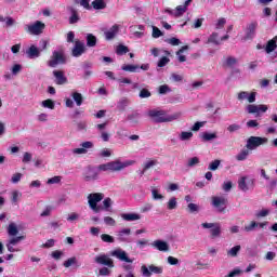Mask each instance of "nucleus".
Wrapping results in <instances>:
<instances>
[{"instance_id":"nucleus-31","label":"nucleus","mask_w":277,"mask_h":277,"mask_svg":"<svg viewBox=\"0 0 277 277\" xmlns=\"http://www.w3.org/2000/svg\"><path fill=\"white\" fill-rule=\"evenodd\" d=\"M239 252H241V246L237 245L232 249L227 250V256H232V259H235L239 255Z\"/></svg>"},{"instance_id":"nucleus-57","label":"nucleus","mask_w":277,"mask_h":277,"mask_svg":"<svg viewBox=\"0 0 277 277\" xmlns=\"http://www.w3.org/2000/svg\"><path fill=\"white\" fill-rule=\"evenodd\" d=\"M63 265L64 267H72V265H77V258H69Z\"/></svg>"},{"instance_id":"nucleus-46","label":"nucleus","mask_w":277,"mask_h":277,"mask_svg":"<svg viewBox=\"0 0 277 277\" xmlns=\"http://www.w3.org/2000/svg\"><path fill=\"white\" fill-rule=\"evenodd\" d=\"M116 53L118 55H127V53H129V48L127 45H123V44H119L117 48H116Z\"/></svg>"},{"instance_id":"nucleus-64","label":"nucleus","mask_w":277,"mask_h":277,"mask_svg":"<svg viewBox=\"0 0 277 277\" xmlns=\"http://www.w3.org/2000/svg\"><path fill=\"white\" fill-rule=\"evenodd\" d=\"M237 276H241V269H239V268H235L225 277H237Z\"/></svg>"},{"instance_id":"nucleus-53","label":"nucleus","mask_w":277,"mask_h":277,"mask_svg":"<svg viewBox=\"0 0 277 277\" xmlns=\"http://www.w3.org/2000/svg\"><path fill=\"white\" fill-rule=\"evenodd\" d=\"M256 227H259V223H256V221H252L249 225L245 226V232L252 233V230H254Z\"/></svg>"},{"instance_id":"nucleus-59","label":"nucleus","mask_w":277,"mask_h":277,"mask_svg":"<svg viewBox=\"0 0 277 277\" xmlns=\"http://www.w3.org/2000/svg\"><path fill=\"white\" fill-rule=\"evenodd\" d=\"M226 66H228L229 68H233V66H235V64H237V58L233 57V56H228L225 61Z\"/></svg>"},{"instance_id":"nucleus-63","label":"nucleus","mask_w":277,"mask_h":277,"mask_svg":"<svg viewBox=\"0 0 277 277\" xmlns=\"http://www.w3.org/2000/svg\"><path fill=\"white\" fill-rule=\"evenodd\" d=\"M239 129H241V126L234 123L227 127V131L229 133H235V131H239Z\"/></svg>"},{"instance_id":"nucleus-42","label":"nucleus","mask_w":277,"mask_h":277,"mask_svg":"<svg viewBox=\"0 0 277 277\" xmlns=\"http://www.w3.org/2000/svg\"><path fill=\"white\" fill-rule=\"evenodd\" d=\"M176 207H179V202L176 201V197H171L169 199V201L167 202V209H169V211H172V210L176 209Z\"/></svg>"},{"instance_id":"nucleus-18","label":"nucleus","mask_w":277,"mask_h":277,"mask_svg":"<svg viewBox=\"0 0 277 277\" xmlns=\"http://www.w3.org/2000/svg\"><path fill=\"white\" fill-rule=\"evenodd\" d=\"M256 27H259V23L252 22L246 28V36L243 40H252L254 36H256Z\"/></svg>"},{"instance_id":"nucleus-29","label":"nucleus","mask_w":277,"mask_h":277,"mask_svg":"<svg viewBox=\"0 0 277 277\" xmlns=\"http://www.w3.org/2000/svg\"><path fill=\"white\" fill-rule=\"evenodd\" d=\"M6 230L9 237H16V235H18V226L16 223H10Z\"/></svg>"},{"instance_id":"nucleus-61","label":"nucleus","mask_w":277,"mask_h":277,"mask_svg":"<svg viewBox=\"0 0 277 277\" xmlns=\"http://www.w3.org/2000/svg\"><path fill=\"white\" fill-rule=\"evenodd\" d=\"M151 36L153 38H161V36H163V32H161V30L158 27L153 26Z\"/></svg>"},{"instance_id":"nucleus-41","label":"nucleus","mask_w":277,"mask_h":277,"mask_svg":"<svg viewBox=\"0 0 277 277\" xmlns=\"http://www.w3.org/2000/svg\"><path fill=\"white\" fill-rule=\"evenodd\" d=\"M179 137L181 142H189L194 137V132H181Z\"/></svg>"},{"instance_id":"nucleus-19","label":"nucleus","mask_w":277,"mask_h":277,"mask_svg":"<svg viewBox=\"0 0 277 277\" xmlns=\"http://www.w3.org/2000/svg\"><path fill=\"white\" fill-rule=\"evenodd\" d=\"M53 75L55 77L56 85H66V83H68V78L64 75L63 70H54Z\"/></svg>"},{"instance_id":"nucleus-5","label":"nucleus","mask_w":277,"mask_h":277,"mask_svg":"<svg viewBox=\"0 0 277 277\" xmlns=\"http://www.w3.org/2000/svg\"><path fill=\"white\" fill-rule=\"evenodd\" d=\"M135 164V160H127L124 162L120 160H114L108 162L109 172H120L124 170V168H129V166Z\"/></svg>"},{"instance_id":"nucleus-49","label":"nucleus","mask_w":277,"mask_h":277,"mask_svg":"<svg viewBox=\"0 0 277 277\" xmlns=\"http://www.w3.org/2000/svg\"><path fill=\"white\" fill-rule=\"evenodd\" d=\"M159 164V161L157 160H148L147 162H145L144 164V171H148L150 170V168H155V166H158Z\"/></svg>"},{"instance_id":"nucleus-12","label":"nucleus","mask_w":277,"mask_h":277,"mask_svg":"<svg viewBox=\"0 0 277 277\" xmlns=\"http://www.w3.org/2000/svg\"><path fill=\"white\" fill-rule=\"evenodd\" d=\"M228 200L225 197H212V207L217 209L219 213L226 211V203Z\"/></svg>"},{"instance_id":"nucleus-4","label":"nucleus","mask_w":277,"mask_h":277,"mask_svg":"<svg viewBox=\"0 0 277 277\" xmlns=\"http://www.w3.org/2000/svg\"><path fill=\"white\" fill-rule=\"evenodd\" d=\"M269 142L268 137H263V136H250L247 140L246 148L248 150H256L259 146H265Z\"/></svg>"},{"instance_id":"nucleus-50","label":"nucleus","mask_w":277,"mask_h":277,"mask_svg":"<svg viewBox=\"0 0 277 277\" xmlns=\"http://www.w3.org/2000/svg\"><path fill=\"white\" fill-rule=\"evenodd\" d=\"M53 213V206H47L41 212L40 217H49Z\"/></svg>"},{"instance_id":"nucleus-20","label":"nucleus","mask_w":277,"mask_h":277,"mask_svg":"<svg viewBox=\"0 0 277 277\" xmlns=\"http://www.w3.org/2000/svg\"><path fill=\"white\" fill-rule=\"evenodd\" d=\"M190 3H192V0H186L184 4L177 5L175 8V13H174L175 18H180V16H183V14L187 12V8H189Z\"/></svg>"},{"instance_id":"nucleus-56","label":"nucleus","mask_w":277,"mask_h":277,"mask_svg":"<svg viewBox=\"0 0 277 277\" xmlns=\"http://www.w3.org/2000/svg\"><path fill=\"white\" fill-rule=\"evenodd\" d=\"M210 233H211L212 237H220V235L222 234V229H221L220 225H216V226L212 227Z\"/></svg>"},{"instance_id":"nucleus-17","label":"nucleus","mask_w":277,"mask_h":277,"mask_svg":"<svg viewBox=\"0 0 277 277\" xmlns=\"http://www.w3.org/2000/svg\"><path fill=\"white\" fill-rule=\"evenodd\" d=\"M110 256H115L119 261H124V263H133V260L129 258V255L127 254V251L122 249H117L111 251Z\"/></svg>"},{"instance_id":"nucleus-10","label":"nucleus","mask_w":277,"mask_h":277,"mask_svg":"<svg viewBox=\"0 0 277 277\" xmlns=\"http://www.w3.org/2000/svg\"><path fill=\"white\" fill-rule=\"evenodd\" d=\"M238 188L240 192H250L254 189V179L248 180V176H242L238 180Z\"/></svg>"},{"instance_id":"nucleus-38","label":"nucleus","mask_w":277,"mask_h":277,"mask_svg":"<svg viewBox=\"0 0 277 277\" xmlns=\"http://www.w3.org/2000/svg\"><path fill=\"white\" fill-rule=\"evenodd\" d=\"M96 36L92 35V34H87V47H96Z\"/></svg>"},{"instance_id":"nucleus-9","label":"nucleus","mask_w":277,"mask_h":277,"mask_svg":"<svg viewBox=\"0 0 277 277\" xmlns=\"http://www.w3.org/2000/svg\"><path fill=\"white\" fill-rule=\"evenodd\" d=\"M82 179L85 183H94V181H98V170H96V168L89 167L83 172Z\"/></svg>"},{"instance_id":"nucleus-32","label":"nucleus","mask_w":277,"mask_h":277,"mask_svg":"<svg viewBox=\"0 0 277 277\" xmlns=\"http://www.w3.org/2000/svg\"><path fill=\"white\" fill-rule=\"evenodd\" d=\"M127 120H129V122H132V124H137V122H140V113L133 111L129 114L127 116Z\"/></svg>"},{"instance_id":"nucleus-1","label":"nucleus","mask_w":277,"mask_h":277,"mask_svg":"<svg viewBox=\"0 0 277 277\" xmlns=\"http://www.w3.org/2000/svg\"><path fill=\"white\" fill-rule=\"evenodd\" d=\"M147 116L153 118L154 122H172L181 118V113H174L172 115H167L166 110L151 109L148 110Z\"/></svg>"},{"instance_id":"nucleus-43","label":"nucleus","mask_w":277,"mask_h":277,"mask_svg":"<svg viewBox=\"0 0 277 277\" xmlns=\"http://www.w3.org/2000/svg\"><path fill=\"white\" fill-rule=\"evenodd\" d=\"M151 198L153 200H163V195L159 194V188L151 187Z\"/></svg>"},{"instance_id":"nucleus-60","label":"nucleus","mask_w":277,"mask_h":277,"mask_svg":"<svg viewBox=\"0 0 277 277\" xmlns=\"http://www.w3.org/2000/svg\"><path fill=\"white\" fill-rule=\"evenodd\" d=\"M138 96L140 98H150L151 93L147 89H142Z\"/></svg>"},{"instance_id":"nucleus-23","label":"nucleus","mask_w":277,"mask_h":277,"mask_svg":"<svg viewBox=\"0 0 277 277\" xmlns=\"http://www.w3.org/2000/svg\"><path fill=\"white\" fill-rule=\"evenodd\" d=\"M131 228H122L117 233V240L122 242H129Z\"/></svg>"},{"instance_id":"nucleus-21","label":"nucleus","mask_w":277,"mask_h":277,"mask_svg":"<svg viewBox=\"0 0 277 277\" xmlns=\"http://www.w3.org/2000/svg\"><path fill=\"white\" fill-rule=\"evenodd\" d=\"M151 246L159 250V252H168L170 250V245L164 240H155Z\"/></svg>"},{"instance_id":"nucleus-27","label":"nucleus","mask_w":277,"mask_h":277,"mask_svg":"<svg viewBox=\"0 0 277 277\" xmlns=\"http://www.w3.org/2000/svg\"><path fill=\"white\" fill-rule=\"evenodd\" d=\"M200 137L203 142H213V140H217V132H202Z\"/></svg>"},{"instance_id":"nucleus-30","label":"nucleus","mask_w":277,"mask_h":277,"mask_svg":"<svg viewBox=\"0 0 277 277\" xmlns=\"http://www.w3.org/2000/svg\"><path fill=\"white\" fill-rule=\"evenodd\" d=\"M127 107H129V98H127V97L120 98L117 103V109L119 111H124V109H127Z\"/></svg>"},{"instance_id":"nucleus-15","label":"nucleus","mask_w":277,"mask_h":277,"mask_svg":"<svg viewBox=\"0 0 277 277\" xmlns=\"http://www.w3.org/2000/svg\"><path fill=\"white\" fill-rule=\"evenodd\" d=\"M94 261H95V263H97V265H105L106 267H114V260H111V258H109V255H107V254L96 255Z\"/></svg>"},{"instance_id":"nucleus-6","label":"nucleus","mask_w":277,"mask_h":277,"mask_svg":"<svg viewBox=\"0 0 277 277\" xmlns=\"http://www.w3.org/2000/svg\"><path fill=\"white\" fill-rule=\"evenodd\" d=\"M60 64H66V55L64 54V51H54L48 66H50V68H55V66Z\"/></svg>"},{"instance_id":"nucleus-26","label":"nucleus","mask_w":277,"mask_h":277,"mask_svg":"<svg viewBox=\"0 0 277 277\" xmlns=\"http://www.w3.org/2000/svg\"><path fill=\"white\" fill-rule=\"evenodd\" d=\"M121 217L126 222H137V220H142V216L137 213H123Z\"/></svg>"},{"instance_id":"nucleus-14","label":"nucleus","mask_w":277,"mask_h":277,"mask_svg":"<svg viewBox=\"0 0 277 277\" xmlns=\"http://www.w3.org/2000/svg\"><path fill=\"white\" fill-rule=\"evenodd\" d=\"M83 53H85V43L83 41L76 40L71 50L72 57H81Z\"/></svg>"},{"instance_id":"nucleus-55","label":"nucleus","mask_w":277,"mask_h":277,"mask_svg":"<svg viewBox=\"0 0 277 277\" xmlns=\"http://www.w3.org/2000/svg\"><path fill=\"white\" fill-rule=\"evenodd\" d=\"M267 215H269V210L267 209L260 210L255 213V217L258 220H261V217H267Z\"/></svg>"},{"instance_id":"nucleus-62","label":"nucleus","mask_w":277,"mask_h":277,"mask_svg":"<svg viewBox=\"0 0 277 277\" xmlns=\"http://www.w3.org/2000/svg\"><path fill=\"white\" fill-rule=\"evenodd\" d=\"M104 223L106 224V226H116V220H114V217L111 216H105Z\"/></svg>"},{"instance_id":"nucleus-28","label":"nucleus","mask_w":277,"mask_h":277,"mask_svg":"<svg viewBox=\"0 0 277 277\" xmlns=\"http://www.w3.org/2000/svg\"><path fill=\"white\" fill-rule=\"evenodd\" d=\"M71 98H74L77 107L83 105V95L77 91L71 92Z\"/></svg>"},{"instance_id":"nucleus-37","label":"nucleus","mask_w":277,"mask_h":277,"mask_svg":"<svg viewBox=\"0 0 277 277\" xmlns=\"http://www.w3.org/2000/svg\"><path fill=\"white\" fill-rule=\"evenodd\" d=\"M111 205H114V200L111 198H105L103 200V207H101V211H111Z\"/></svg>"},{"instance_id":"nucleus-25","label":"nucleus","mask_w":277,"mask_h":277,"mask_svg":"<svg viewBox=\"0 0 277 277\" xmlns=\"http://www.w3.org/2000/svg\"><path fill=\"white\" fill-rule=\"evenodd\" d=\"M29 60H36V57H40V49L36 45H30V48L26 51Z\"/></svg>"},{"instance_id":"nucleus-54","label":"nucleus","mask_w":277,"mask_h":277,"mask_svg":"<svg viewBox=\"0 0 277 277\" xmlns=\"http://www.w3.org/2000/svg\"><path fill=\"white\" fill-rule=\"evenodd\" d=\"M166 42L168 44H171V47H179V44H181V40L176 37H172V38H169V39H166Z\"/></svg>"},{"instance_id":"nucleus-24","label":"nucleus","mask_w":277,"mask_h":277,"mask_svg":"<svg viewBox=\"0 0 277 277\" xmlns=\"http://www.w3.org/2000/svg\"><path fill=\"white\" fill-rule=\"evenodd\" d=\"M68 12H70L69 25H75L79 21H81V17L79 16V12H77L75 8L68 6Z\"/></svg>"},{"instance_id":"nucleus-40","label":"nucleus","mask_w":277,"mask_h":277,"mask_svg":"<svg viewBox=\"0 0 277 277\" xmlns=\"http://www.w3.org/2000/svg\"><path fill=\"white\" fill-rule=\"evenodd\" d=\"M187 49H189V47H188V45H184V47H182V48L176 52L179 62H181V63L187 62V57H186L185 55H182V53H183L184 51H187Z\"/></svg>"},{"instance_id":"nucleus-36","label":"nucleus","mask_w":277,"mask_h":277,"mask_svg":"<svg viewBox=\"0 0 277 277\" xmlns=\"http://www.w3.org/2000/svg\"><path fill=\"white\" fill-rule=\"evenodd\" d=\"M121 70H124V72H140V65H123Z\"/></svg>"},{"instance_id":"nucleus-45","label":"nucleus","mask_w":277,"mask_h":277,"mask_svg":"<svg viewBox=\"0 0 277 277\" xmlns=\"http://www.w3.org/2000/svg\"><path fill=\"white\" fill-rule=\"evenodd\" d=\"M217 32H213L209 38H208V43L216 44L220 45L222 42H220V39Z\"/></svg>"},{"instance_id":"nucleus-33","label":"nucleus","mask_w":277,"mask_h":277,"mask_svg":"<svg viewBox=\"0 0 277 277\" xmlns=\"http://www.w3.org/2000/svg\"><path fill=\"white\" fill-rule=\"evenodd\" d=\"M250 156V149H241L240 153L236 156L237 161H246Z\"/></svg>"},{"instance_id":"nucleus-16","label":"nucleus","mask_w":277,"mask_h":277,"mask_svg":"<svg viewBox=\"0 0 277 277\" xmlns=\"http://www.w3.org/2000/svg\"><path fill=\"white\" fill-rule=\"evenodd\" d=\"M238 101H248V103H256V92L249 93L248 91H241L237 95Z\"/></svg>"},{"instance_id":"nucleus-35","label":"nucleus","mask_w":277,"mask_h":277,"mask_svg":"<svg viewBox=\"0 0 277 277\" xmlns=\"http://www.w3.org/2000/svg\"><path fill=\"white\" fill-rule=\"evenodd\" d=\"M276 49H277L276 40H269V41L266 43L265 52H266L267 54L274 53V51H276Z\"/></svg>"},{"instance_id":"nucleus-44","label":"nucleus","mask_w":277,"mask_h":277,"mask_svg":"<svg viewBox=\"0 0 277 277\" xmlns=\"http://www.w3.org/2000/svg\"><path fill=\"white\" fill-rule=\"evenodd\" d=\"M62 183V176L55 175L53 177L48 179L47 185H60Z\"/></svg>"},{"instance_id":"nucleus-11","label":"nucleus","mask_w":277,"mask_h":277,"mask_svg":"<svg viewBox=\"0 0 277 277\" xmlns=\"http://www.w3.org/2000/svg\"><path fill=\"white\" fill-rule=\"evenodd\" d=\"M267 109H269V107L265 104H249L246 107V111L248 114H256V116H261V114H265L267 111Z\"/></svg>"},{"instance_id":"nucleus-2","label":"nucleus","mask_w":277,"mask_h":277,"mask_svg":"<svg viewBox=\"0 0 277 277\" xmlns=\"http://www.w3.org/2000/svg\"><path fill=\"white\" fill-rule=\"evenodd\" d=\"M105 198V194L103 193H91L88 195V203L93 213H101V206L98 202Z\"/></svg>"},{"instance_id":"nucleus-39","label":"nucleus","mask_w":277,"mask_h":277,"mask_svg":"<svg viewBox=\"0 0 277 277\" xmlns=\"http://www.w3.org/2000/svg\"><path fill=\"white\" fill-rule=\"evenodd\" d=\"M200 163V158L198 157H193L189 158L186 162V168L190 169V168H196V166H198Z\"/></svg>"},{"instance_id":"nucleus-52","label":"nucleus","mask_w":277,"mask_h":277,"mask_svg":"<svg viewBox=\"0 0 277 277\" xmlns=\"http://www.w3.org/2000/svg\"><path fill=\"white\" fill-rule=\"evenodd\" d=\"M101 239L102 241H104V243H114L115 241L114 237L110 236L109 234H102Z\"/></svg>"},{"instance_id":"nucleus-7","label":"nucleus","mask_w":277,"mask_h":277,"mask_svg":"<svg viewBox=\"0 0 277 277\" xmlns=\"http://www.w3.org/2000/svg\"><path fill=\"white\" fill-rule=\"evenodd\" d=\"M141 274L143 277H150L153 274H163V268L161 266L156 265H142L141 266Z\"/></svg>"},{"instance_id":"nucleus-47","label":"nucleus","mask_w":277,"mask_h":277,"mask_svg":"<svg viewBox=\"0 0 277 277\" xmlns=\"http://www.w3.org/2000/svg\"><path fill=\"white\" fill-rule=\"evenodd\" d=\"M42 107H44L45 109H55V102H53V100H44L41 103Z\"/></svg>"},{"instance_id":"nucleus-3","label":"nucleus","mask_w":277,"mask_h":277,"mask_svg":"<svg viewBox=\"0 0 277 277\" xmlns=\"http://www.w3.org/2000/svg\"><path fill=\"white\" fill-rule=\"evenodd\" d=\"M45 28L47 25L41 21H36L32 24H27L24 26L26 34H29L30 36H40L41 34H43Z\"/></svg>"},{"instance_id":"nucleus-48","label":"nucleus","mask_w":277,"mask_h":277,"mask_svg":"<svg viewBox=\"0 0 277 277\" xmlns=\"http://www.w3.org/2000/svg\"><path fill=\"white\" fill-rule=\"evenodd\" d=\"M168 64H170V58L168 56H162L158 63H157V67L158 68H163L164 66H168Z\"/></svg>"},{"instance_id":"nucleus-13","label":"nucleus","mask_w":277,"mask_h":277,"mask_svg":"<svg viewBox=\"0 0 277 277\" xmlns=\"http://www.w3.org/2000/svg\"><path fill=\"white\" fill-rule=\"evenodd\" d=\"M80 146L81 147L74 148L71 150L72 155H85V154H88V150H90V148H94V143L92 141H85V142L81 143Z\"/></svg>"},{"instance_id":"nucleus-8","label":"nucleus","mask_w":277,"mask_h":277,"mask_svg":"<svg viewBox=\"0 0 277 277\" xmlns=\"http://www.w3.org/2000/svg\"><path fill=\"white\" fill-rule=\"evenodd\" d=\"M26 236H12L6 242V250L9 252H21V249L14 248V246H18L21 241H25Z\"/></svg>"},{"instance_id":"nucleus-51","label":"nucleus","mask_w":277,"mask_h":277,"mask_svg":"<svg viewBox=\"0 0 277 277\" xmlns=\"http://www.w3.org/2000/svg\"><path fill=\"white\" fill-rule=\"evenodd\" d=\"M222 163V161L220 160H213L212 162H210L208 169L211 170L212 172H215V170H217L220 168V164Z\"/></svg>"},{"instance_id":"nucleus-34","label":"nucleus","mask_w":277,"mask_h":277,"mask_svg":"<svg viewBox=\"0 0 277 277\" xmlns=\"http://www.w3.org/2000/svg\"><path fill=\"white\" fill-rule=\"evenodd\" d=\"M92 8L94 10H105V8H107V3H105V0H94L92 2Z\"/></svg>"},{"instance_id":"nucleus-22","label":"nucleus","mask_w":277,"mask_h":277,"mask_svg":"<svg viewBox=\"0 0 277 277\" xmlns=\"http://www.w3.org/2000/svg\"><path fill=\"white\" fill-rule=\"evenodd\" d=\"M120 31V27L118 25H114L111 28L104 32L105 40H114L118 32Z\"/></svg>"},{"instance_id":"nucleus-58","label":"nucleus","mask_w":277,"mask_h":277,"mask_svg":"<svg viewBox=\"0 0 277 277\" xmlns=\"http://www.w3.org/2000/svg\"><path fill=\"white\" fill-rule=\"evenodd\" d=\"M159 94H168L169 92H172V89L168 84H162L158 89Z\"/></svg>"}]
</instances>
